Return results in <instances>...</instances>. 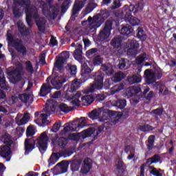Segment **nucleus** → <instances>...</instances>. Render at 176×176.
I'll return each instance as SVG.
<instances>
[{
  "label": "nucleus",
  "instance_id": "obj_61",
  "mask_svg": "<svg viewBox=\"0 0 176 176\" xmlns=\"http://www.w3.org/2000/svg\"><path fill=\"white\" fill-rule=\"evenodd\" d=\"M144 76L146 79L148 78H151V76H155V73L151 72V69H146L144 71Z\"/></svg>",
  "mask_w": 176,
  "mask_h": 176
},
{
  "label": "nucleus",
  "instance_id": "obj_9",
  "mask_svg": "<svg viewBox=\"0 0 176 176\" xmlns=\"http://www.w3.org/2000/svg\"><path fill=\"white\" fill-rule=\"evenodd\" d=\"M112 25H113V22L111 20L106 21L104 28L102 31L100 32L98 34V41L100 42H104L107 41L109 36L111 35V31L112 30Z\"/></svg>",
  "mask_w": 176,
  "mask_h": 176
},
{
  "label": "nucleus",
  "instance_id": "obj_45",
  "mask_svg": "<svg viewBox=\"0 0 176 176\" xmlns=\"http://www.w3.org/2000/svg\"><path fill=\"white\" fill-rule=\"evenodd\" d=\"M18 31L20 32L22 36H28V35H30V29L25 26L23 28H20Z\"/></svg>",
  "mask_w": 176,
  "mask_h": 176
},
{
  "label": "nucleus",
  "instance_id": "obj_25",
  "mask_svg": "<svg viewBox=\"0 0 176 176\" xmlns=\"http://www.w3.org/2000/svg\"><path fill=\"white\" fill-rule=\"evenodd\" d=\"M125 20L128 21L130 24L133 25V27H135L136 25H140L141 24V21L138 18L133 16L130 14H125Z\"/></svg>",
  "mask_w": 176,
  "mask_h": 176
},
{
  "label": "nucleus",
  "instance_id": "obj_23",
  "mask_svg": "<svg viewBox=\"0 0 176 176\" xmlns=\"http://www.w3.org/2000/svg\"><path fill=\"white\" fill-rule=\"evenodd\" d=\"M161 157L159 154H155L151 157H149L146 160L145 163V166H152V164H156L157 163H162V160H160Z\"/></svg>",
  "mask_w": 176,
  "mask_h": 176
},
{
  "label": "nucleus",
  "instance_id": "obj_63",
  "mask_svg": "<svg viewBox=\"0 0 176 176\" xmlns=\"http://www.w3.org/2000/svg\"><path fill=\"white\" fill-rule=\"evenodd\" d=\"M20 99L22 101H24L25 102H27V101L28 100H30V95L27 94H23L22 95L20 96Z\"/></svg>",
  "mask_w": 176,
  "mask_h": 176
},
{
  "label": "nucleus",
  "instance_id": "obj_10",
  "mask_svg": "<svg viewBox=\"0 0 176 176\" xmlns=\"http://www.w3.org/2000/svg\"><path fill=\"white\" fill-rule=\"evenodd\" d=\"M62 54H63V56H59L54 63L55 68L58 69L60 74L64 72V64H67V61L68 58H69L68 52L64 51L62 52Z\"/></svg>",
  "mask_w": 176,
  "mask_h": 176
},
{
  "label": "nucleus",
  "instance_id": "obj_56",
  "mask_svg": "<svg viewBox=\"0 0 176 176\" xmlns=\"http://www.w3.org/2000/svg\"><path fill=\"white\" fill-rule=\"evenodd\" d=\"M78 70L76 65H70L69 67V72H70V75L74 76L76 75V71Z\"/></svg>",
  "mask_w": 176,
  "mask_h": 176
},
{
  "label": "nucleus",
  "instance_id": "obj_13",
  "mask_svg": "<svg viewBox=\"0 0 176 176\" xmlns=\"http://www.w3.org/2000/svg\"><path fill=\"white\" fill-rule=\"evenodd\" d=\"M109 110L104 109V107L95 109L92 110L90 113H89L88 116L92 120H96V119H99V122H105L107 119L100 117L101 113H108Z\"/></svg>",
  "mask_w": 176,
  "mask_h": 176
},
{
  "label": "nucleus",
  "instance_id": "obj_8",
  "mask_svg": "<svg viewBox=\"0 0 176 176\" xmlns=\"http://www.w3.org/2000/svg\"><path fill=\"white\" fill-rule=\"evenodd\" d=\"M103 61L104 58L101 57V56L100 55H97L93 58L94 65H102V69L107 76H111V75H113L114 71L113 69L112 68V66L108 65H102Z\"/></svg>",
  "mask_w": 176,
  "mask_h": 176
},
{
  "label": "nucleus",
  "instance_id": "obj_22",
  "mask_svg": "<svg viewBox=\"0 0 176 176\" xmlns=\"http://www.w3.org/2000/svg\"><path fill=\"white\" fill-rule=\"evenodd\" d=\"M133 31L134 29H133V27H131V25L129 24H126L125 25H122L120 30V34L124 36H131V35H133Z\"/></svg>",
  "mask_w": 176,
  "mask_h": 176
},
{
  "label": "nucleus",
  "instance_id": "obj_54",
  "mask_svg": "<svg viewBox=\"0 0 176 176\" xmlns=\"http://www.w3.org/2000/svg\"><path fill=\"white\" fill-rule=\"evenodd\" d=\"M163 112H164L163 108H157L152 111V113H154V115H156V116H162Z\"/></svg>",
  "mask_w": 176,
  "mask_h": 176
},
{
  "label": "nucleus",
  "instance_id": "obj_48",
  "mask_svg": "<svg viewBox=\"0 0 176 176\" xmlns=\"http://www.w3.org/2000/svg\"><path fill=\"white\" fill-rule=\"evenodd\" d=\"M0 87H1V89H3V90H9V87L6 85V80L5 77H0Z\"/></svg>",
  "mask_w": 176,
  "mask_h": 176
},
{
  "label": "nucleus",
  "instance_id": "obj_53",
  "mask_svg": "<svg viewBox=\"0 0 176 176\" xmlns=\"http://www.w3.org/2000/svg\"><path fill=\"white\" fill-rule=\"evenodd\" d=\"M35 134L34 132V127L32 126H29L26 130V137H32Z\"/></svg>",
  "mask_w": 176,
  "mask_h": 176
},
{
  "label": "nucleus",
  "instance_id": "obj_42",
  "mask_svg": "<svg viewBox=\"0 0 176 176\" xmlns=\"http://www.w3.org/2000/svg\"><path fill=\"white\" fill-rule=\"evenodd\" d=\"M136 13L137 8L133 5H130L129 8H127L125 10L123 11V14H124V17H126V14H131V13Z\"/></svg>",
  "mask_w": 176,
  "mask_h": 176
},
{
  "label": "nucleus",
  "instance_id": "obj_58",
  "mask_svg": "<svg viewBox=\"0 0 176 176\" xmlns=\"http://www.w3.org/2000/svg\"><path fill=\"white\" fill-rule=\"evenodd\" d=\"M15 3H18L21 6H30V1L28 0H23L22 1H19V0H15Z\"/></svg>",
  "mask_w": 176,
  "mask_h": 176
},
{
  "label": "nucleus",
  "instance_id": "obj_50",
  "mask_svg": "<svg viewBox=\"0 0 176 176\" xmlns=\"http://www.w3.org/2000/svg\"><path fill=\"white\" fill-rule=\"evenodd\" d=\"M82 101H86L87 104H91V102L94 101V98L93 97V96L87 95V96H82Z\"/></svg>",
  "mask_w": 176,
  "mask_h": 176
},
{
  "label": "nucleus",
  "instance_id": "obj_27",
  "mask_svg": "<svg viewBox=\"0 0 176 176\" xmlns=\"http://www.w3.org/2000/svg\"><path fill=\"white\" fill-rule=\"evenodd\" d=\"M123 42V39H122L121 36H115L111 41V45L113 47V49H120L122 47V43Z\"/></svg>",
  "mask_w": 176,
  "mask_h": 176
},
{
  "label": "nucleus",
  "instance_id": "obj_15",
  "mask_svg": "<svg viewBox=\"0 0 176 176\" xmlns=\"http://www.w3.org/2000/svg\"><path fill=\"white\" fill-rule=\"evenodd\" d=\"M108 115L111 119H114L113 123H118L122 116L124 118H129V110H124L122 113L108 110Z\"/></svg>",
  "mask_w": 176,
  "mask_h": 176
},
{
  "label": "nucleus",
  "instance_id": "obj_5",
  "mask_svg": "<svg viewBox=\"0 0 176 176\" xmlns=\"http://www.w3.org/2000/svg\"><path fill=\"white\" fill-rule=\"evenodd\" d=\"M7 41L8 46L14 47L15 50L20 54H22V56H27V47L23 44V40L20 38H14V36L8 32Z\"/></svg>",
  "mask_w": 176,
  "mask_h": 176
},
{
  "label": "nucleus",
  "instance_id": "obj_60",
  "mask_svg": "<svg viewBox=\"0 0 176 176\" xmlns=\"http://www.w3.org/2000/svg\"><path fill=\"white\" fill-rule=\"evenodd\" d=\"M156 82V78L155 76L148 77L146 78V82L147 85H153V83H155Z\"/></svg>",
  "mask_w": 176,
  "mask_h": 176
},
{
  "label": "nucleus",
  "instance_id": "obj_46",
  "mask_svg": "<svg viewBox=\"0 0 176 176\" xmlns=\"http://www.w3.org/2000/svg\"><path fill=\"white\" fill-rule=\"evenodd\" d=\"M148 168L151 170L150 171V174H151L153 176H163V174L162 173H160L157 170V168H155L154 166H148Z\"/></svg>",
  "mask_w": 176,
  "mask_h": 176
},
{
  "label": "nucleus",
  "instance_id": "obj_47",
  "mask_svg": "<svg viewBox=\"0 0 176 176\" xmlns=\"http://www.w3.org/2000/svg\"><path fill=\"white\" fill-rule=\"evenodd\" d=\"M74 153V151L71 150H65V151H62L59 153V156L60 157H69V156H71Z\"/></svg>",
  "mask_w": 176,
  "mask_h": 176
},
{
  "label": "nucleus",
  "instance_id": "obj_32",
  "mask_svg": "<svg viewBox=\"0 0 176 176\" xmlns=\"http://www.w3.org/2000/svg\"><path fill=\"white\" fill-rule=\"evenodd\" d=\"M82 164V160H74L71 162L70 168L72 171L74 173L76 171H79V168H80V165Z\"/></svg>",
  "mask_w": 176,
  "mask_h": 176
},
{
  "label": "nucleus",
  "instance_id": "obj_3",
  "mask_svg": "<svg viewBox=\"0 0 176 176\" xmlns=\"http://www.w3.org/2000/svg\"><path fill=\"white\" fill-rule=\"evenodd\" d=\"M26 14V23L29 27H32V19H34L36 25L40 32H45L46 30V19L40 17L36 8H26L25 10Z\"/></svg>",
  "mask_w": 176,
  "mask_h": 176
},
{
  "label": "nucleus",
  "instance_id": "obj_49",
  "mask_svg": "<svg viewBox=\"0 0 176 176\" xmlns=\"http://www.w3.org/2000/svg\"><path fill=\"white\" fill-rule=\"evenodd\" d=\"M146 56V53H144L142 55H140L138 58H136V64H138V65H141V64H142V63H144V61H145V57Z\"/></svg>",
  "mask_w": 176,
  "mask_h": 176
},
{
  "label": "nucleus",
  "instance_id": "obj_29",
  "mask_svg": "<svg viewBox=\"0 0 176 176\" xmlns=\"http://www.w3.org/2000/svg\"><path fill=\"white\" fill-rule=\"evenodd\" d=\"M52 87L47 84H43L40 89V97H46L52 91Z\"/></svg>",
  "mask_w": 176,
  "mask_h": 176
},
{
  "label": "nucleus",
  "instance_id": "obj_44",
  "mask_svg": "<svg viewBox=\"0 0 176 176\" xmlns=\"http://www.w3.org/2000/svg\"><path fill=\"white\" fill-rule=\"evenodd\" d=\"M74 57L76 60H82V54H83V52L82 50H79L76 48L74 52Z\"/></svg>",
  "mask_w": 176,
  "mask_h": 176
},
{
  "label": "nucleus",
  "instance_id": "obj_12",
  "mask_svg": "<svg viewBox=\"0 0 176 176\" xmlns=\"http://www.w3.org/2000/svg\"><path fill=\"white\" fill-rule=\"evenodd\" d=\"M92 133V129H87L80 133H72L69 135V139L72 140V141H79L80 140H85V138L91 137Z\"/></svg>",
  "mask_w": 176,
  "mask_h": 176
},
{
  "label": "nucleus",
  "instance_id": "obj_17",
  "mask_svg": "<svg viewBox=\"0 0 176 176\" xmlns=\"http://www.w3.org/2000/svg\"><path fill=\"white\" fill-rule=\"evenodd\" d=\"M12 154V148L10 146H2L0 147V156L5 159L6 162H10V155Z\"/></svg>",
  "mask_w": 176,
  "mask_h": 176
},
{
  "label": "nucleus",
  "instance_id": "obj_20",
  "mask_svg": "<svg viewBox=\"0 0 176 176\" xmlns=\"http://www.w3.org/2000/svg\"><path fill=\"white\" fill-rule=\"evenodd\" d=\"M85 3H86V0L76 1L74 4L72 12V17L78 14L82 9L85 7Z\"/></svg>",
  "mask_w": 176,
  "mask_h": 176
},
{
  "label": "nucleus",
  "instance_id": "obj_7",
  "mask_svg": "<svg viewBox=\"0 0 176 176\" xmlns=\"http://www.w3.org/2000/svg\"><path fill=\"white\" fill-rule=\"evenodd\" d=\"M93 76L94 78V83L91 84L87 93H94L96 90H101L104 86V74L95 73Z\"/></svg>",
  "mask_w": 176,
  "mask_h": 176
},
{
  "label": "nucleus",
  "instance_id": "obj_19",
  "mask_svg": "<svg viewBox=\"0 0 176 176\" xmlns=\"http://www.w3.org/2000/svg\"><path fill=\"white\" fill-rule=\"evenodd\" d=\"M8 75L11 76L10 80L14 85L21 80V72L19 70H12L8 72Z\"/></svg>",
  "mask_w": 176,
  "mask_h": 176
},
{
  "label": "nucleus",
  "instance_id": "obj_38",
  "mask_svg": "<svg viewBox=\"0 0 176 176\" xmlns=\"http://www.w3.org/2000/svg\"><path fill=\"white\" fill-rule=\"evenodd\" d=\"M59 109L60 112H63V113H69L74 110V108L72 107H69L65 103H60L59 104Z\"/></svg>",
  "mask_w": 176,
  "mask_h": 176
},
{
  "label": "nucleus",
  "instance_id": "obj_43",
  "mask_svg": "<svg viewBox=\"0 0 176 176\" xmlns=\"http://www.w3.org/2000/svg\"><path fill=\"white\" fill-rule=\"evenodd\" d=\"M137 38L140 39V41H145V39H146V36L144 34V30L142 28H138Z\"/></svg>",
  "mask_w": 176,
  "mask_h": 176
},
{
  "label": "nucleus",
  "instance_id": "obj_55",
  "mask_svg": "<svg viewBox=\"0 0 176 176\" xmlns=\"http://www.w3.org/2000/svg\"><path fill=\"white\" fill-rule=\"evenodd\" d=\"M97 52H98V48H91L86 52V56L87 57H90L91 56H93V54H96Z\"/></svg>",
  "mask_w": 176,
  "mask_h": 176
},
{
  "label": "nucleus",
  "instance_id": "obj_40",
  "mask_svg": "<svg viewBox=\"0 0 176 176\" xmlns=\"http://www.w3.org/2000/svg\"><path fill=\"white\" fill-rule=\"evenodd\" d=\"M71 6V0H64L60 7L61 13H65Z\"/></svg>",
  "mask_w": 176,
  "mask_h": 176
},
{
  "label": "nucleus",
  "instance_id": "obj_14",
  "mask_svg": "<svg viewBox=\"0 0 176 176\" xmlns=\"http://www.w3.org/2000/svg\"><path fill=\"white\" fill-rule=\"evenodd\" d=\"M116 162L115 169L116 175L124 176V173H126L127 166H126V164H124L122 158L119 157L116 158Z\"/></svg>",
  "mask_w": 176,
  "mask_h": 176
},
{
  "label": "nucleus",
  "instance_id": "obj_39",
  "mask_svg": "<svg viewBox=\"0 0 176 176\" xmlns=\"http://www.w3.org/2000/svg\"><path fill=\"white\" fill-rule=\"evenodd\" d=\"M80 87V82L78 80H73L70 86V88L68 90L69 91H71V93H74V91H76V90H78V89H79Z\"/></svg>",
  "mask_w": 176,
  "mask_h": 176
},
{
  "label": "nucleus",
  "instance_id": "obj_16",
  "mask_svg": "<svg viewBox=\"0 0 176 176\" xmlns=\"http://www.w3.org/2000/svg\"><path fill=\"white\" fill-rule=\"evenodd\" d=\"M93 168V160L87 157L84 160L83 166L81 167L80 173L81 174H87Z\"/></svg>",
  "mask_w": 176,
  "mask_h": 176
},
{
  "label": "nucleus",
  "instance_id": "obj_30",
  "mask_svg": "<svg viewBox=\"0 0 176 176\" xmlns=\"http://www.w3.org/2000/svg\"><path fill=\"white\" fill-rule=\"evenodd\" d=\"M138 93H141V87H140L132 86L126 90V96L128 97H134Z\"/></svg>",
  "mask_w": 176,
  "mask_h": 176
},
{
  "label": "nucleus",
  "instance_id": "obj_57",
  "mask_svg": "<svg viewBox=\"0 0 176 176\" xmlns=\"http://www.w3.org/2000/svg\"><path fill=\"white\" fill-rule=\"evenodd\" d=\"M60 127H61V124H58V122H56L52 126L51 131H52V133H57V131H58V130H60Z\"/></svg>",
  "mask_w": 176,
  "mask_h": 176
},
{
  "label": "nucleus",
  "instance_id": "obj_6",
  "mask_svg": "<svg viewBox=\"0 0 176 176\" xmlns=\"http://www.w3.org/2000/svg\"><path fill=\"white\" fill-rule=\"evenodd\" d=\"M81 122L76 125V122L73 121L70 123H66L65 126L63 129L60 132V135H65L68 134V133H72L74 131H78L79 129H83L85 126H86V118L81 117Z\"/></svg>",
  "mask_w": 176,
  "mask_h": 176
},
{
  "label": "nucleus",
  "instance_id": "obj_51",
  "mask_svg": "<svg viewBox=\"0 0 176 176\" xmlns=\"http://www.w3.org/2000/svg\"><path fill=\"white\" fill-rule=\"evenodd\" d=\"M126 64H127L126 58H121L118 65L119 69H126Z\"/></svg>",
  "mask_w": 176,
  "mask_h": 176
},
{
  "label": "nucleus",
  "instance_id": "obj_34",
  "mask_svg": "<svg viewBox=\"0 0 176 176\" xmlns=\"http://www.w3.org/2000/svg\"><path fill=\"white\" fill-rule=\"evenodd\" d=\"M142 80V77L140 75H133L128 78L129 85H134V83H140Z\"/></svg>",
  "mask_w": 176,
  "mask_h": 176
},
{
  "label": "nucleus",
  "instance_id": "obj_2",
  "mask_svg": "<svg viewBox=\"0 0 176 176\" xmlns=\"http://www.w3.org/2000/svg\"><path fill=\"white\" fill-rule=\"evenodd\" d=\"M109 16V11L108 10H100V12L96 14L95 16L91 17L89 16L87 20L89 23V26L87 27V31L89 34H96L97 32V28H100L105 19L104 18L108 17Z\"/></svg>",
  "mask_w": 176,
  "mask_h": 176
},
{
  "label": "nucleus",
  "instance_id": "obj_26",
  "mask_svg": "<svg viewBox=\"0 0 176 176\" xmlns=\"http://www.w3.org/2000/svg\"><path fill=\"white\" fill-rule=\"evenodd\" d=\"M0 142H3L6 146H12V144H13L12 136L7 133H4L0 137Z\"/></svg>",
  "mask_w": 176,
  "mask_h": 176
},
{
  "label": "nucleus",
  "instance_id": "obj_59",
  "mask_svg": "<svg viewBox=\"0 0 176 176\" xmlns=\"http://www.w3.org/2000/svg\"><path fill=\"white\" fill-rule=\"evenodd\" d=\"M26 66H27V71L28 72H34V67L32 66V63H31V61H26L25 62Z\"/></svg>",
  "mask_w": 176,
  "mask_h": 176
},
{
  "label": "nucleus",
  "instance_id": "obj_1",
  "mask_svg": "<svg viewBox=\"0 0 176 176\" xmlns=\"http://www.w3.org/2000/svg\"><path fill=\"white\" fill-rule=\"evenodd\" d=\"M49 137L46 131L43 132L36 140L32 138H26L24 142V154L25 155H30V152L35 148L36 144L41 153L46 152Z\"/></svg>",
  "mask_w": 176,
  "mask_h": 176
},
{
  "label": "nucleus",
  "instance_id": "obj_37",
  "mask_svg": "<svg viewBox=\"0 0 176 176\" xmlns=\"http://www.w3.org/2000/svg\"><path fill=\"white\" fill-rule=\"evenodd\" d=\"M126 78V74L122 72H118L116 73L113 77V80L115 83H118V82H121Z\"/></svg>",
  "mask_w": 176,
  "mask_h": 176
},
{
  "label": "nucleus",
  "instance_id": "obj_4",
  "mask_svg": "<svg viewBox=\"0 0 176 176\" xmlns=\"http://www.w3.org/2000/svg\"><path fill=\"white\" fill-rule=\"evenodd\" d=\"M45 112L46 113H41V112L34 113L35 118H37V120L39 119L41 120V123L43 126H46L49 124V120H47V116H50L52 113H54V111H56V104H54V101L53 100H47L45 104Z\"/></svg>",
  "mask_w": 176,
  "mask_h": 176
},
{
  "label": "nucleus",
  "instance_id": "obj_36",
  "mask_svg": "<svg viewBox=\"0 0 176 176\" xmlns=\"http://www.w3.org/2000/svg\"><path fill=\"white\" fill-rule=\"evenodd\" d=\"M155 129V127L152 126L149 124H144L143 125H140L138 126V130H140L142 133H146L148 131H153Z\"/></svg>",
  "mask_w": 176,
  "mask_h": 176
},
{
  "label": "nucleus",
  "instance_id": "obj_62",
  "mask_svg": "<svg viewBox=\"0 0 176 176\" xmlns=\"http://www.w3.org/2000/svg\"><path fill=\"white\" fill-rule=\"evenodd\" d=\"M50 43H51L53 47L58 45V42L57 41V39H56V37H54V36H51Z\"/></svg>",
  "mask_w": 176,
  "mask_h": 176
},
{
  "label": "nucleus",
  "instance_id": "obj_64",
  "mask_svg": "<svg viewBox=\"0 0 176 176\" xmlns=\"http://www.w3.org/2000/svg\"><path fill=\"white\" fill-rule=\"evenodd\" d=\"M155 96V92H153V91H150L147 96H145L146 100H147V101H151L152 98H153V96Z\"/></svg>",
  "mask_w": 176,
  "mask_h": 176
},
{
  "label": "nucleus",
  "instance_id": "obj_52",
  "mask_svg": "<svg viewBox=\"0 0 176 176\" xmlns=\"http://www.w3.org/2000/svg\"><path fill=\"white\" fill-rule=\"evenodd\" d=\"M96 6H94V3H89L85 8L86 14H89V13H91V12L94 10Z\"/></svg>",
  "mask_w": 176,
  "mask_h": 176
},
{
  "label": "nucleus",
  "instance_id": "obj_24",
  "mask_svg": "<svg viewBox=\"0 0 176 176\" xmlns=\"http://www.w3.org/2000/svg\"><path fill=\"white\" fill-rule=\"evenodd\" d=\"M105 126L104 125H100L98 128H94V127H89L88 129H92V133H91V137L92 135H94V138L92 139L91 142H94L97 140L98 135L101 134L102 131H104V129Z\"/></svg>",
  "mask_w": 176,
  "mask_h": 176
},
{
  "label": "nucleus",
  "instance_id": "obj_41",
  "mask_svg": "<svg viewBox=\"0 0 176 176\" xmlns=\"http://www.w3.org/2000/svg\"><path fill=\"white\" fill-rule=\"evenodd\" d=\"M67 144H68V138H64V137H61L58 138V145L60 148H61L62 149H64V148L67 146Z\"/></svg>",
  "mask_w": 176,
  "mask_h": 176
},
{
  "label": "nucleus",
  "instance_id": "obj_11",
  "mask_svg": "<svg viewBox=\"0 0 176 176\" xmlns=\"http://www.w3.org/2000/svg\"><path fill=\"white\" fill-rule=\"evenodd\" d=\"M126 47L127 50V54L129 56H137L138 54V48L140 47V43L135 40H128L126 43Z\"/></svg>",
  "mask_w": 176,
  "mask_h": 176
},
{
  "label": "nucleus",
  "instance_id": "obj_18",
  "mask_svg": "<svg viewBox=\"0 0 176 176\" xmlns=\"http://www.w3.org/2000/svg\"><path fill=\"white\" fill-rule=\"evenodd\" d=\"M51 82L53 86H55V89L58 90L63 87V85L67 82V79L63 76H56L52 78Z\"/></svg>",
  "mask_w": 176,
  "mask_h": 176
},
{
  "label": "nucleus",
  "instance_id": "obj_33",
  "mask_svg": "<svg viewBox=\"0 0 176 176\" xmlns=\"http://www.w3.org/2000/svg\"><path fill=\"white\" fill-rule=\"evenodd\" d=\"M59 167L60 170L62 174H65L68 171V166H69V162L68 161L63 160L56 164Z\"/></svg>",
  "mask_w": 176,
  "mask_h": 176
},
{
  "label": "nucleus",
  "instance_id": "obj_28",
  "mask_svg": "<svg viewBox=\"0 0 176 176\" xmlns=\"http://www.w3.org/2000/svg\"><path fill=\"white\" fill-rule=\"evenodd\" d=\"M12 14L15 19H20L23 16V13L21 12V8H20V5L19 3H15V0H14V6L12 7Z\"/></svg>",
  "mask_w": 176,
  "mask_h": 176
},
{
  "label": "nucleus",
  "instance_id": "obj_21",
  "mask_svg": "<svg viewBox=\"0 0 176 176\" xmlns=\"http://www.w3.org/2000/svg\"><path fill=\"white\" fill-rule=\"evenodd\" d=\"M93 71L89 65H87V63H84L81 65V76L82 78H84L85 80H87V79H90L89 77H87L89 74H91V72Z\"/></svg>",
  "mask_w": 176,
  "mask_h": 176
},
{
  "label": "nucleus",
  "instance_id": "obj_35",
  "mask_svg": "<svg viewBox=\"0 0 176 176\" xmlns=\"http://www.w3.org/2000/svg\"><path fill=\"white\" fill-rule=\"evenodd\" d=\"M127 105V100L126 99H119L113 103V107L119 108V109H124Z\"/></svg>",
  "mask_w": 176,
  "mask_h": 176
},
{
  "label": "nucleus",
  "instance_id": "obj_31",
  "mask_svg": "<svg viewBox=\"0 0 176 176\" xmlns=\"http://www.w3.org/2000/svg\"><path fill=\"white\" fill-rule=\"evenodd\" d=\"M60 153L53 152L50 155V157L48 159L49 166H54L57 163L58 160L60 159Z\"/></svg>",
  "mask_w": 176,
  "mask_h": 176
}]
</instances>
